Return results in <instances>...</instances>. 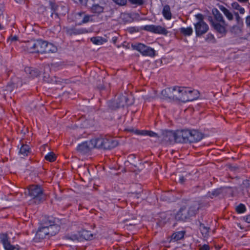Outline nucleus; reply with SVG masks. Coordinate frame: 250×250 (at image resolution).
<instances>
[{"label":"nucleus","instance_id":"nucleus-59","mask_svg":"<svg viewBox=\"0 0 250 250\" xmlns=\"http://www.w3.org/2000/svg\"><path fill=\"white\" fill-rule=\"evenodd\" d=\"M81 3L84 6L87 5L88 0H79Z\"/></svg>","mask_w":250,"mask_h":250},{"label":"nucleus","instance_id":"nucleus-54","mask_svg":"<svg viewBox=\"0 0 250 250\" xmlns=\"http://www.w3.org/2000/svg\"><path fill=\"white\" fill-rule=\"evenodd\" d=\"M243 184L246 188H250V180L247 179L246 180H244Z\"/></svg>","mask_w":250,"mask_h":250},{"label":"nucleus","instance_id":"nucleus-61","mask_svg":"<svg viewBox=\"0 0 250 250\" xmlns=\"http://www.w3.org/2000/svg\"><path fill=\"white\" fill-rule=\"evenodd\" d=\"M239 2L242 3H246L248 2L249 0H237Z\"/></svg>","mask_w":250,"mask_h":250},{"label":"nucleus","instance_id":"nucleus-39","mask_svg":"<svg viewBox=\"0 0 250 250\" xmlns=\"http://www.w3.org/2000/svg\"><path fill=\"white\" fill-rule=\"evenodd\" d=\"M44 159L50 162H53L56 160V156L54 152H50L45 156Z\"/></svg>","mask_w":250,"mask_h":250},{"label":"nucleus","instance_id":"nucleus-23","mask_svg":"<svg viewBox=\"0 0 250 250\" xmlns=\"http://www.w3.org/2000/svg\"><path fill=\"white\" fill-rule=\"evenodd\" d=\"M77 16L79 18H83V20L81 22L79 23V24H82L83 23H86L89 21H93V20L92 18L93 17V15H89L85 14L84 12H79L77 14Z\"/></svg>","mask_w":250,"mask_h":250},{"label":"nucleus","instance_id":"nucleus-46","mask_svg":"<svg viewBox=\"0 0 250 250\" xmlns=\"http://www.w3.org/2000/svg\"><path fill=\"white\" fill-rule=\"evenodd\" d=\"M234 15L235 17L236 20L238 24H243V19L240 17L238 12H236L234 13Z\"/></svg>","mask_w":250,"mask_h":250},{"label":"nucleus","instance_id":"nucleus-25","mask_svg":"<svg viewBox=\"0 0 250 250\" xmlns=\"http://www.w3.org/2000/svg\"><path fill=\"white\" fill-rule=\"evenodd\" d=\"M48 231L49 232V236H54L57 233L59 232L60 230V226L58 224V223H57L51 226H49L47 227Z\"/></svg>","mask_w":250,"mask_h":250},{"label":"nucleus","instance_id":"nucleus-64","mask_svg":"<svg viewBox=\"0 0 250 250\" xmlns=\"http://www.w3.org/2000/svg\"><path fill=\"white\" fill-rule=\"evenodd\" d=\"M16 249L15 250H20V247L19 245H17Z\"/></svg>","mask_w":250,"mask_h":250},{"label":"nucleus","instance_id":"nucleus-34","mask_svg":"<svg viewBox=\"0 0 250 250\" xmlns=\"http://www.w3.org/2000/svg\"><path fill=\"white\" fill-rule=\"evenodd\" d=\"M30 147L29 146L27 145L22 144L20 148L19 153L24 156H27L28 153L30 152Z\"/></svg>","mask_w":250,"mask_h":250},{"label":"nucleus","instance_id":"nucleus-24","mask_svg":"<svg viewBox=\"0 0 250 250\" xmlns=\"http://www.w3.org/2000/svg\"><path fill=\"white\" fill-rule=\"evenodd\" d=\"M172 94L174 96L172 100L182 102L183 97L180 96L182 87L173 86L172 87Z\"/></svg>","mask_w":250,"mask_h":250},{"label":"nucleus","instance_id":"nucleus-58","mask_svg":"<svg viewBox=\"0 0 250 250\" xmlns=\"http://www.w3.org/2000/svg\"><path fill=\"white\" fill-rule=\"evenodd\" d=\"M208 21H209V23L211 26L216 22L213 20L212 17L211 16H208Z\"/></svg>","mask_w":250,"mask_h":250},{"label":"nucleus","instance_id":"nucleus-35","mask_svg":"<svg viewBox=\"0 0 250 250\" xmlns=\"http://www.w3.org/2000/svg\"><path fill=\"white\" fill-rule=\"evenodd\" d=\"M90 41L95 44L101 45L104 42H106L105 39H104L101 37H94L90 39Z\"/></svg>","mask_w":250,"mask_h":250},{"label":"nucleus","instance_id":"nucleus-38","mask_svg":"<svg viewBox=\"0 0 250 250\" xmlns=\"http://www.w3.org/2000/svg\"><path fill=\"white\" fill-rule=\"evenodd\" d=\"M223 192V188H217L213 190L211 192H208V196L211 198H213V197H217L220 195Z\"/></svg>","mask_w":250,"mask_h":250},{"label":"nucleus","instance_id":"nucleus-2","mask_svg":"<svg viewBox=\"0 0 250 250\" xmlns=\"http://www.w3.org/2000/svg\"><path fill=\"white\" fill-rule=\"evenodd\" d=\"M96 147L104 149H111L118 146V141L110 136L98 137L93 139Z\"/></svg>","mask_w":250,"mask_h":250},{"label":"nucleus","instance_id":"nucleus-7","mask_svg":"<svg viewBox=\"0 0 250 250\" xmlns=\"http://www.w3.org/2000/svg\"><path fill=\"white\" fill-rule=\"evenodd\" d=\"M141 29L150 32L154 34H161L167 36L168 31L166 28L161 25H155L153 24L147 25L141 27Z\"/></svg>","mask_w":250,"mask_h":250},{"label":"nucleus","instance_id":"nucleus-17","mask_svg":"<svg viewBox=\"0 0 250 250\" xmlns=\"http://www.w3.org/2000/svg\"><path fill=\"white\" fill-rule=\"evenodd\" d=\"M59 222V221L58 218L54 217L52 216H45L42 220L41 225L47 227Z\"/></svg>","mask_w":250,"mask_h":250},{"label":"nucleus","instance_id":"nucleus-50","mask_svg":"<svg viewBox=\"0 0 250 250\" xmlns=\"http://www.w3.org/2000/svg\"><path fill=\"white\" fill-rule=\"evenodd\" d=\"M129 219H126L125 220V222L126 223L127 225L129 226H133L136 225L137 224V222L136 221V219H133V220L129 221Z\"/></svg>","mask_w":250,"mask_h":250},{"label":"nucleus","instance_id":"nucleus-48","mask_svg":"<svg viewBox=\"0 0 250 250\" xmlns=\"http://www.w3.org/2000/svg\"><path fill=\"white\" fill-rule=\"evenodd\" d=\"M195 17L198 20V22H197V23L205 22L204 21V16L202 14H198L196 15Z\"/></svg>","mask_w":250,"mask_h":250},{"label":"nucleus","instance_id":"nucleus-16","mask_svg":"<svg viewBox=\"0 0 250 250\" xmlns=\"http://www.w3.org/2000/svg\"><path fill=\"white\" fill-rule=\"evenodd\" d=\"M199 93L196 90H191L188 88L187 97H183L182 102L192 101L196 100L199 97Z\"/></svg>","mask_w":250,"mask_h":250},{"label":"nucleus","instance_id":"nucleus-56","mask_svg":"<svg viewBox=\"0 0 250 250\" xmlns=\"http://www.w3.org/2000/svg\"><path fill=\"white\" fill-rule=\"evenodd\" d=\"M8 40L9 41H11V42H14V41H16L18 40V37L17 36H10Z\"/></svg>","mask_w":250,"mask_h":250},{"label":"nucleus","instance_id":"nucleus-36","mask_svg":"<svg viewBox=\"0 0 250 250\" xmlns=\"http://www.w3.org/2000/svg\"><path fill=\"white\" fill-rule=\"evenodd\" d=\"M25 71L28 72L30 77L32 78L37 77L40 75V72L37 69L28 68Z\"/></svg>","mask_w":250,"mask_h":250},{"label":"nucleus","instance_id":"nucleus-3","mask_svg":"<svg viewBox=\"0 0 250 250\" xmlns=\"http://www.w3.org/2000/svg\"><path fill=\"white\" fill-rule=\"evenodd\" d=\"M45 41L42 39L31 40L24 42L23 47L30 53H41L42 51Z\"/></svg>","mask_w":250,"mask_h":250},{"label":"nucleus","instance_id":"nucleus-55","mask_svg":"<svg viewBox=\"0 0 250 250\" xmlns=\"http://www.w3.org/2000/svg\"><path fill=\"white\" fill-rule=\"evenodd\" d=\"M243 220L248 223H250V214L244 216Z\"/></svg>","mask_w":250,"mask_h":250},{"label":"nucleus","instance_id":"nucleus-15","mask_svg":"<svg viewBox=\"0 0 250 250\" xmlns=\"http://www.w3.org/2000/svg\"><path fill=\"white\" fill-rule=\"evenodd\" d=\"M190 143L198 142L201 141L204 137V134L198 130H190Z\"/></svg>","mask_w":250,"mask_h":250},{"label":"nucleus","instance_id":"nucleus-14","mask_svg":"<svg viewBox=\"0 0 250 250\" xmlns=\"http://www.w3.org/2000/svg\"><path fill=\"white\" fill-rule=\"evenodd\" d=\"M64 29L66 34L69 36L83 34L87 32L86 29L85 28H69L66 27H65Z\"/></svg>","mask_w":250,"mask_h":250},{"label":"nucleus","instance_id":"nucleus-43","mask_svg":"<svg viewBox=\"0 0 250 250\" xmlns=\"http://www.w3.org/2000/svg\"><path fill=\"white\" fill-rule=\"evenodd\" d=\"M136 158V156H135V155L134 154H131V155H129L128 156V160L126 161L125 162V166H128V164H130V165H133L134 167H137V166L135 165V164H133L131 163H130L129 162L130 161H132L133 160H134Z\"/></svg>","mask_w":250,"mask_h":250},{"label":"nucleus","instance_id":"nucleus-44","mask_svg":"<svg viewBox=\"0 0 250 250\" xmlns=\"http://www.w3.org/2000/svg\"><path fill=\"white\" fill-rule=\"evenodd\" d=\"M82 236L85 240H88L92 237L93 235L91 233H89V231L87 230H83L82 232Z\"/></svg>","mask_w":250,"mask_h":250},{"label":"nucleus","instance_id":"nucleus-12","mask_svg":"<svg viewBox=\"0 0 250 250\" xmlns=\"http://www.w3.org/2000/svg\"><path fill=\"white\" fill-rule=\"evenodd\" d=\"M195 30L197 37H200L208 30V26L206 22L196 23L194 24Z\"/></svg>","mask_w":250,"mask_h":250},{"label":"nucleus","instance_id":"nucleus-13","mask_svg":"<svg viewBox=\"0 0 250 250\" xmlns=\"http://www.w3.org/2000/svg\"><path fill=\"white\" fill-rule=\"evenodd\" d=\"M226 25V22L225 24H223L219 22H215L211 26L217 33L221 35L222 36H224L226 35L227 32Z\"/></svg>","mask_w":250,"mask_h":250},{"label":"nucleus","instance_id":"nucleus-49","mask_svg":"<svg viewBox=\"0 0 250 250\" xmlns=\"http://www.w3.org/2000/svg\"><path fill=\"white\" fill-rule=\"evenodd\" d=\"M181 93H180V96H182V97H187L188 88L182 87V89H181Z\"/></svg>","mask_w":250,"mask_h":250},{"label":"nucleus","instance_id":"nucleus-22","mask_svg":"<svg viewBox=\"0 0 250 250\" xmlns=\"http://www.w3.org/2000/svg\"><path fill=\"white\" fill-rule=\"evenodd\" d=\"M43 49L42 54L55 53L57 51V48L53 43L45 41Z\"/></svg>","mask_w":250,"mask_h":250},{"label":"nucleus","instance_id":"nucleus-42","mask_svg":"<svg viewBox=\"0 0 250 250\" xmlns=\"http://www.w3.org/2000/svg\"><path fill=\"white\" fill-rule=\"evenodd\" d=\"M129 2L135 6H142L145 3V0H128Z\"/></svg>","mask_w":250,"mask_h":250},{"label":"nucleus","instance_id":"nucleus-33","mask_svg":"<svg viewBox=\"0 0 250 250\" xmlns=\"http://www.w3.org/2000/svg\"><path fill=\"white\" fill-rule=\"evenodd\" d=\"M181 34L185 36H189L192 35L193 33V29L191 27L187 28L181 27L179 29Z\"/></svg>","mask_w":250,"mask_h":250},{"label":"nucleus","instance_id":"nucleus-26","mask_svg":"<svg viewBox=\"0 0 250 250\" xmlns=\"http://www.w3.org/2000/svg\"><path fill=\"white\" fill-rule=\"evenodd\" d=\"M212 13L216 22H219L225 24V21L224 20L222 15L217 8H213L212 10Z\"/></svg>","mask_w":250,"mask_h":250},{"label":"nucleus","instance_id":"nucleus-8","mask_svg":"<svg viewBox=\"0 0 250 250\" xmlns=\"http://www.w3.org/2000/svg\"><path fill=\"white\" fill-rule=\"evenodd\" d=\"M51 70L49 67L44 68L43 74V80L44 82L49 83L59 84L62 83L63 80L56 77V76H50Z\"/></svg>","mask_w":250,"mask_h":250},{"label":"nucleus","instance_id":"nucleus-30","mask_svg":"<svg viewBox=\"0 0 250 250\" xmlns=\"http://www.w3.org/2000/svg\"><path fill=\"white\" fill-rule=\"evenodd\" d=\"M135 134H140L142 135L149 136L150 137H159L156 133L152 131L136 130Z\"/></svg>","mask_w":250,"mask_h":250},{"label":"nucleus","instance_id":"nucleus-21","mask_svg":"<svg viewBox=\"0 0 250 250\" xmlns=\"http://www.w3.org/2000/svg\"><path fill=\"white\" fill-rule=\"evenodd\" d=\"M104 7L99 5V3H94L90 8V11L91 13L95 14V15L99 16L104 11Z\"/></svg>","mask_w":250,"mask_h":250},{"label":"nucleus","instance_id":"nucleus-20","mask_svg":"<svg viewBox=\"0 0 250 250\" xmlns=\"http://www.w3.org/2000/svg\"><path fill=\"white\" fill-rule=\"evenodd\" d=\"M128 98L125 95H122L118 97L116 100V107H124L125 106H128L130 104L128 102Z\"/></svg>","mask_w":250,"mask_h":250},{"label":"nucleus","instance_id":"nucleus-47","mask_svg":"<svg viewBox=\"0 0 250 250\" xmlns=\"http://www.w3.org/2000/svg\"><path fill=\"white\" fill-rule=\"evenodd\" d=\"M138 187H139V188H140L139 190V191H136L132 192V194H135V197L137 199H139L141 197V193L143 191V190L141 188V186L139 185H138Z\"/></svg>","mask_w":250,"mask_h":250},{"label":"nucleus","instance_id":"nucleus-28","mask_svg":"<svg viewBox=\"0 0 250 250\" xmlns=\"http://www.w3.org/2000/svg\"><path fill=\"white\" fill-rule=\"evenodd\" d=\"M172 87H168L161 91V95L163 98L165 99H169L172 100L174 96L172 94Z\"/></svg>","mask_w":250,"mask_h":250},{"label":"nucleus","instance_id":"nucleus-5","mask_svg":"<svg viewBox=\"0 0 250 250\" xmlns=\"http://www.w3.org/2000/svg\"><path fill=\"white\" fill-rule=\"evenodd\" d=\"M131 47L132 49L138 51L144 56L154 57L156 56V51L153 48L143 43L132 44Z\"/></svg>","mask_w":250,"mask_h":250},{"label":"nucleus","instance_id":"nucleus-10","mask_svg":"<svg viewBox=\"0 0 250 250\" xmlns=\"http://www.w3.org/2000/svg\"><path fill=\"white\" fill-rule=\"evenodd\" d=\"M92 141L93 139H91L89 141L83 142L79 144L77 147V150L82 154L87 153L91 149L96 147Z\"/></svg>","mask_w":250,"mask_h":250},{"label":"nucleus","instance_id":"nucleus-60","mask_svg":"<svg viewBox=\"0 0 250 250\" xmlns=\"http://www.w3.org/2000/svg\"><path fill=\"white\" fill-rule=\"evenodd\" d=\"M117 40H118L117 37H113L112 38V42L114 44H116Z\"/></svg>","mask_w":250,"mask_h":250},{"label":"nucleus","instance_id":"nucleus-37","mask_svg":"<svg viewBox=\"0 0 250 250\" xmlns=\"http://www.w3.org/2000/svg\"><path fill=\"white\" fill-rule=\"evenodd\" d=\"M231 5L233 9L238 10L241 14H244L245 13V9L242 7L237 2L234 1L232 2Z\"/></svg>","mask_w":250,"mask_h":250},{"label":"nucleus","instance_id":"nucleus-9","mask_svg":"<svg viewBox=\"0 0 250 250\" xmlns=\"http://www.w3.org/2000/svg\"><path fill=\"white\" fill-rule=\"evenodd\" d=\"M177 142L180 143H190V129L178 130L176 131Z\"/></svg>","mask_w":250,"mask_h":250},{"label":"nucleus","instance_id":"nucleus-31","mask_svg":"<svg viewBox=\"0 0 250 250\" xmlns=\"http://www.w3.org/2000/svg\"><path fill=\"white\" fill-rule=\"evenodd\" d=\"M185 233V231H179L175 232L173 233L171 236V239L175 241L180 240L184 238Z\"/></svg>","mask_w":250,"mask_h":250},{"label":"nucleus","instance_id":"nucleus-18","mask_svg":"<svg viewBox=\"0 0 250 250\" xmlns=\"http://www.w3.org/2000/svg\"><path fill=\"white\" fill-rule=\"evenodd\" d=\"M47 235L49 236L47 228L42 225V226L38 229L36 232L35 239L39 240H42L44 239Z\"/></svg>","mask_w":250,"mask_h":250},{"label":"nucleus","instance_id":"nucleus-41","mask_svg":"<svg viewBox=\"0 0 250 250\" xmlns=\"http://www.w3.org/2000/svg\"><path fill=\"white\" fill-rule=\"evenodd\" d=\"M15 87V84L13 83L10 82L8 83L6 86L5 87L4 91L7 92V93L8 92H11L13 91Z\"/></svg>","mask_w":250,"mask_h":250},{"label":"nucleus","instance_id":"nucleus-27","mask_svg":"<svg viewBox=\"0 0 250 250\" xmlns=\"http://www.w3.org/2000/svg\"><path fill=\"white\" fill-rule=\"evenodd\" d=\"M199 229L204 238H208L209 237V233L210 229L209 227H206L204 224L200 222Z\"/></svg>","mask_w":250,"mask_h":250},{"label":"nucleus","instance_id":"nucleus-57","mask_svg":"<svg viewBox=\"0 0 250 250\" xmlns=\"http://www.w3.org/2000/svg\"><path fill=\"white\" fill-rule=\"evenodd\" d=\"M186 179L184 176H181L179 178V182L182 184H184Z\"/></svg>","mask_w":250,"mask_h":250},{"label":"nucleus","instance_id":"nucleus-19","mask_svg":"<svg viewBox=\"0 0 250 250\" xmlns=\"http://www.w3.org/2000/svg\"><path fill=\"white\" fill-rule=\"evenodd\" d=\"M50 8L52 11L51 17L53 18V15H55V18H59L60 15H65V13H61L59 12V6L54 1L50 0L49 1Z\"/></svg>","mask_w":250,"mask_h":250},{"label":"nucleus","instance_id":"nucleus-1","mask_svg":"<svg viewBox=\"0 0 250 250\" xmlns=\"http://www.w3.org/2000/svg\"><path fill=\"white\" fill-rule=\"evenodd\" d=\"M199 208L197 204H194L188 208L184 206L175 214V219L178 221H187L196 214Z\"/></svg>","mask_w":250,"mask_h":250},{"label":"nucleus","instance_id":"nucleus-32","mask_svg":"<svg viewBox=\"0 0 250 250\" xmlns=\"http://www.w3.org/2000/svg\"><path fill=\"white\" fill-rule=\"evenodd\" d=\"M219 8L229 21H232L233 19V15L229 10L223 5H219Z\"/></svg>","mask_w":250,"mask_h":250},{"label":"nucleus","instance_id":"nucleus-4","mask_svg":"<svg viewBox=\"0 0 250 250\" xmlns=\"http://www.w3.org/2000/svg\"><path fill=\"white\" fill-rule=\"evenodd\" d=\"M28 194L34 200V202L38 204L42 202L46 199L43 189L39 185L29 186L28 188Z\"/></svg>","mask_w":250,"mask_h":250},{"label":"nucleus","instance_id":"nucleus-62","mask_svg":"<svg viewBox=\"0 0 250 250\" xmlns=\"http://www.w3.org/2000/svg\"><path fill=\"white\" fill-rule=\"evenodd\" d=\"M239 27L237 25H234L232 26V28L231 29V31L232 32V31L235 29H238Z\"/></svg>","mask_w":250,"mask_h":250},{"label":"nucleus","instance_id":"nucleus-45","mask_svg":"<svg viewBox=\"0 0 250 250\" xmlns=\"http://www.w3.org/2000/svg\"><path fill=\"white\" fill-rule=\"evenodd\" d=\"M64 238L67 240H71L72 241H75L78 239V237L76 234H67L65 235Z\"/></svg>","mask_w":250,"mask_h":250},{"label":"nucleus","instance_id":"nucleus-6","mask_svg":"<svg viewBox=\"0 0 250 250\" xmlns=\"http://www.w3.org/2000/svg\"><path fill=\"white\" fill-rule=\"evenodd\" d=\"M162 142L166 144H173L177 142L176 132L165 130L162 134Z\"/></svg>","mask_w":250,"mask_h":250},{"label":"nucleus","instance_id":"nucleus-29","mask_svg":"<svg viewBox=\"0 0 250 250\" xmlns=\"http://www.w3.org/2000/svg\"><path fill=\"white\" fill-rule=\"evenodd\" d=\"M162 14L166 20H169L171 19L172 14L169 5L166 4L164 6Z\"/></svg>","mask_w":250,"mask_h":250},{"label":"nucleus","instance_id":"nucleus-52","mask_svg":"<svg viewBox=\"0 0 250 250\" xmlns=\"http://www.w3.org/2000/svg\"><path fill=\"white\" fill-rule=\"evenodd\" d=\"M206 40L208 41H211L213 40H215V38H214V36L212 34L208 33L207 35V38H206Z\"/></svg>","mask_w":250,"mask_h":250},{"label":"nucleus","instance_id":"nucleus-63","mask_svg":"<svg viewBox=\"0 0 250 250\" xmlns=\"http://www.w3.org/2000/svg\"><path fill=\"white\" fill-rule=\"evenodd\" d=\"M126 130L130 132H134L135 133L136 132V130H134L133 128L127 129Z\"/></svg>","mask_w":250,"mask_h":250},{"label":"nucleus","instance_id":"nucleus-40","mask_svg":"<svg viewBox=\"0 0 250 250\" xmlns=\"http://www.w3.org/2000/svg\"><path fill=\"white\" fill-rule=\"evenodd\" d=\"M235 210L238 213H243L246 211V207L244 204L240 203L236 207Z\"/></svg>","mask_w":250,"mask_h":250},{"label":"nucleus","instance_id":"nucleus-53","mask_svg":"<svg viewBox=\"0 0 250 250\" xmlns=\"http://www.w3.org/2000/svg\"><path fill=\"white\" fill-rule=\"evenodd\" d=\"M199 250H210V247L209 245L204 244L200 247Z\"/></svg>","mask_w":250,"mask_h":250},{"label":"nucleus","instance_id":"nucleus-51","mask_svg":"<svg viewBox=\"0 0 250 250\" xmlns=\"http://www.w3.org/2000/svg\"><path fill=\"white\" fill-rule=\"evenodd\" d=\"M115 3L120 5L126 4L127 0H113Z\"/></svg>","mask_w":250,"mask_h":250},{"label":"nucleus","instance_id":"nucleus-11","mask_svg":"<svg viewBox=\"0 0 250 250\" xmlns=\"http://www.w3.org/2000/svg\"><path fill=\"white\" fill-rule=\"evenodd\" d=\"M0 242L2 244L5 250H15L16 249L15 246L11 244L7 233H0Z\"/></svg>","mask_w":250,"mask_h":250}]
</instances>
